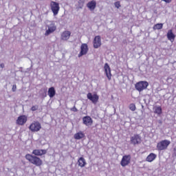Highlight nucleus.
Masks as SVG:
<instances>
[{"label":"nucleus","mask_w":176,"mask_h":176,"mask_svg":"<svg viewBox=\"0 0 176 176\" xmlns=\"http://www.w3.org/2000/svg\"><path fill=\"white\" fill-rule=\"evenodd\" d=\"M57 30V26L53 23H50L48 25H46L45 26V36H49L50 34H53L54 31Z\"/></svg>","instance_id":"5"},{"label":"nucleus","mask_w":176,"mask_h":176,"mask_svg":"<svg viewBox=\"0 0 176 176\" xmlns=\"http://www.w3.org/2000/svg\"><path fill=\"white\" fill-rule=\"evenodd\" d=\"M16 89H17V86L16 85H14L12 89V91H16Z\"/></svg>","instance_id":"28"},{"label":"nucleus","mask_w":176,"mask_h":176,"mask_svg":"<svg viewBox=\"0 0 176 176\" xmlns=\"http://www.w3.org/2000/svg\"><path fill=\"white\" fill-rule=\"evenodd\" d=\"M163 28V23H157L153 25V30L156 31V30H162Z\"/></svg>","instance_id":"23"},{"label":"nucleus","mask_w":176,"mask_h":176,"mask_svg":"<svg viewBox=\"0 0 176 176\" xmlns=\"http://www.w3.org/2000/svg\"><path fill=\"white\" fill-rule=\"evenodd\" d=\"M162 107L158 106L154 108V113H157V115H162Z\"/></svg>","instance_id":"22"},{"label":"nucleus","mask_w":176,"mask_h":176,"mask_svg":"<svg viewBox=\"0 0 176 176\" xmlns=\"http://www.w3.org/2000/svg\"><path fill=\"white\" fill-rule=\"evenodd\" d=\"M104 69L107 78L109 79V80H111V79H112V74H111V67H109V65H108V63L104 64Z\"/></svg>","instance_id":"12"},{"label":"nucleus","mask_w":176,"mask_h":176,"mask_svg":"<svg viewBox=\"0 0 176 176\" xmlns=\"http://www.w3.org/2000/svg\"><path fill=\"white\" fill-rule=\"evenodd\" d=\"M130 163H131V155H124L120 161V166H122V167H127Z\"/></svg>","instance_id":"6"},{"label":"nucleus","mask_w":176,"mask_h":176,"mask_svg":"<svg viewBox=\"0 0 176 176\" xmlns=\"http://www.w3.org/2000/svg\"><path fill=\"white\" fill-rule=\"evenodd\" d=\"M46 153H47V151L45 149H34L32 151V155L26 154L25 157L26 160H28V162L34 164V166L41 167V166L43 164V161L38 156H43V155H46Z\"/></svg>","instance_id":"1"},{"label":"nucleus","mask_w":176,"mask_h":176,"mask_svg":"<svg viewBox=\"0 0 176 176\" xmlns=\"http://www.w3.org/2000/svg\"><path fill=\"white\" fill-rule=\"evenodd\" d=\"M28 118L25 115H22L18 117L16 120V124L19 126H24L25 123H27Z\"/></svg>","instance_id":"11"},{"label":"nucleus","mask_w":176,"mask_h":176,"mask_svg":"<svg viewBox=\"0 0 176 176\" xmlns=\"http://www.w3.org/2000/svg\"><path fill=\"white\" fill-rule=\"evenodd\" d=\"M101 46V36H96L94 39V49H98Z\"/></svg>","instance_id":"14"},{"label":"nucleus","mask_w":176,"mask_h":176,"mask_svg":"<svg viewBox=\"0 0 176 176\" xmlns=\"http://www.w3.org/2000/svg\"><path fill=\"white\" fill-rule=\"evenodd\" d=\"M148 86H149L148 81H139L135 85V88L138 91L141 93V91L146 89Z\"/></svg>","instance_id":"2"},{"label":"nucleus","mask_w":176,"mask_h":176,"mask_svg":"<svg viewBox=\"0 0 176 176\" xmlns=\"http://www.w3.org/2000/svg\"><path fill=\"white\" fill-rule=\"evenodd\" d=\"M41 129H42V125L38 121H33L29 126V129L32 133H38L41 131Z\"/></svg>","instance_id":"4"},{"label":"nucleus","mask_w":176,"mask_h":176,"mask_svg":"<svg viewBox=\"0 0 176 176\" xmlns=\"http://www.w3.org/2000/svg\"><path fill=\"white\" fill-rule=\"evenodd\" d=\"M87 97L89 101H91L92 104H97L98 102V100H100V96L97 94H91V93H88L87 95Z\"/></svg>","instance_id":"8"},{"label":"nucleus","mask_w":176,"mask_h":176,"mask_svg":"<svg viewBox=\"0 0 176 176\" xmlns=\"http://www.w3.org/2000/svg\"><path fill=\"white\" fill-rule=\"evenodd\" d=\"M84 5H85V0H78L79 9H82Z\"/></svg>","instance_id":"24"},{"label":"nucleus","mask_w":176,"mask_h":176,"mask_svg":"<svg viewBox=\"0 0 176 176\" xmlns=\"http://www.w3.org/2000/svg\"><path fill=\"white\" fill-rule=\"evenodd\" d=\"M78 166L80 167H85L87 164L86 162V160L83 158V157H80L78 160Z\"/></svg>","instance_id":"21"},{"label":"nucleus","mask_w":176,"mask_h":176,"mask_svg":"<svg viewBox=\"0 0 176 176\" xmlns=\"http://www.w3.org/2000/svg\"><path fill=\"white\" fill-rule=\"evenodd\" d=\"M0 67H1V68H5V64L1 63Z\"/></svg>","instance_id":"31"},{"label":"nucleus","mask_w":176,"mask_h":176,"mask_svg":"<svg viewBox=\"0 0 176 176\" xmlns=\"http://www.w3.org/2000/svg\"><path fill=\"white\" fill-rule=\"evenodd\" d=\"M89 52V45L86 43H82L80 46V52L78 55V57L80 58L82 56H86Z\"/></svg>","instance_id":"9"},{"label":"nucleus","mask_w":176,"mask_h":176,"mask_svg":"<svg viewBox=\"0 0 176 176\" xmlns=\"http://www.w3.org/2000/svg\"><path fill=\"white\" fill-rule=\"evenodd\" d=\"M97 7V2L94 0H92L91 1H89L87 3V8L91 10V12H93Z\"/></svg>","instance_id":"16"},{"label":"nucleus","mask_w":176,"mask_h":176,"mask_svg":"<svg viewBox=\"0 0 176 176\" xmlns=\"http://www.w3.org/2000/svg\"><path fill=\"white\" fill-rule=\"evenodd\" d=\"M115 7L117 8V9H119V8H120V6H122L120 5V1H116L114 3Z\"/></svg>","instance_id":"27"},{"label":"nucleus","mask_w":176,"mask_h":176,"mask_svg":"<svg viewBox=\"0 0 176 176\" xmlns=\"http://www.w3.org/2000/svg\"><path fill=\"white\" fill-rule=\"evenodd\" d=\"M129 109L132 111H135L137 109V107H135V104L131 103L129 104Z\"/></svg>","instance_id":"25"},{"label":"nucleus","mask_w":176,"mask_h":176,"mask_svg":"<svg viewBox=\"0 0 176 176\" xmlns=\"http://www.w3.org/2000/svg\"><path fill=\"white\" fill-rule=\"evenodd\" d=\"M141 136L138 134H135L133 136L131 137V144L133 145H139L141 144Z\"/></svg>","instance_id":"10"},{"label":"nucleus","mask_w":176,"mask_h":176,"mask_svg":"<svg viewBox=\"0 0 176 176\" xmlns=\"http://www.w3.org/2000/svg\"><path fill=\"white\" fill-rule=\"evenodd\" d=\"M166 36L168 39V41H170V42H174L175 40V34L173 32V30H169L167 32Z\"/></svg>","instance_id":"17"},{"label":"nucleus","mask_w":176,"mask_h":176,"mask_svg":"<svg viewBox=\"0 0 176 176\" xmlns=\"http://www.w3.org/2000/svg\"><path fill=\"white\" fill-rule=\"evenodd\" d=\"M170 144H171L170 140H162L157 144V151H166V149L168 148Z\"/></svg>","instance_id":"3"},{"label":"nucleus","mask_w":176,"mask_h":176,"mask_svg":"<svg viewBox=\"0 0 176 176\" xmlns=\"http://www.w3.org/2000/svg\"><path fill=\"white\" fill-rule=\"evenodd\" d=\"M71 111L73 112H78V109L74 106L73 108L71 109Z\"/></svg>","instance_id":"29"},{"label":"nucleus","mask_w":176,"mask_h":176,"mask_svg":"<svg viewBox=\"0 0 176 176\" xmlns=\"http://www.w3.org/2000/svg\"><path fill=\"white\" fill-rule=\"evenodd\" d=\"M164 2H166V3H170L173 0H162Z\"/></svg>","instance_id":"30"},{"label":"nucleus","mask_w":176,"mask_h":176,"mask_svg":"<svg viewBox=\"0 0 176 176\" xmlns=\"http://www.w3.org/2000/svg\"><path fill=\"white\" fill-rule=\"evenodd\" d=\"M157 155L153 153H151L146 158V162H148V163H152L153 160H155Z\"/></svg>","instance_id":"18"},{"label":"nucleus","mask_w":176,"mask_h":176,"mask_svg":"<svg viewBox=\"0 0 176 176\" xmlns=\"http://www.w3.org/2000/svg\"><path fill=\"white\" fill-rule=\"evenodd\" d=\"M50 6L54 16H57L58 12H60V4L56 1H51Z\"/></svg>","instance_id":"7"},{"label":"nucleus","mask_w":176,"mask_h":176,"mask_svg":"<svg viewBox=\"0 0 176 176\" xmlns=\"http://www.w3.org/2000/svg\"><path fill=\"white\" fill-rule=\"evenodd\" d=\"M71 38V32L68 30L64 31L60 35V39L62 41H68Z\"/></svg>","instance_id":"15"},{"label":"nucleus","mask_w":176,"mask_h":176,"mask_svg":"<svg viewBox=\"0 0 176 176\" xmlns=\"http://www.w3.org/2000/svg\"><path fill=\"white\" fill-rule=\"evenodd\" d=\"M173 151L175 152V155H176V148H174Z\"/></svg>","instance_id":"32"},{"label":"nucleus","mask_w":176,"mask_h":176,"mask_svg":"<svg viewBox=\"0 0 176 176\" xmlns=\"http://www.w3.org/2000/svg\"><path fill=\"white\" fill-rule=\"evenodd\" d=\"M31 111H32V112H34V111H38V109H39V106L38 105H34L31 107Z\"/></svg>","instance_id":"26"},{"label":"nucleus","mask_w":176,"mask_h":176,"mask_svg":"<svg viewBox=\"0 0 176 176\" xmlns=\"http://www.w3.org/2000/svg\"><path fill=\"white\" fill-rule=\"evenodd\" d=\"M48 96L50 98H53L56 96V89L54 87H51L48 89Z\"/></svg>","instance_id":"20"},{"label":"nucleus","mask_w":176,"mask_h":176,"mask_svg":"<svg viewBox=\"0 0 176 176\" xmlns=\"http://www.w3.org/2000/svg\"><path fill=\"white\" fill-rule=\"evenodd\" d=\"M82 123L85 126H93V119L91 117L87 116L82 118Z\"/></svg>","instance_id":"13"},{"label":"nucleus","mask_w":176,"mask_h":176,"mask_svg":"<svg viewBox=\"0 0 176 176\" xmlns=\"http://www.w3.org/2000/svg\"><path fill=\"white\" fill-rule=\"evenodd\" d=\"M85 133L82 131L76 133L74 135V140H82V138H85Z\"/></svg>","instance_id":"19"}]
</instances>
